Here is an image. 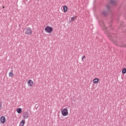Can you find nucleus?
Here are the masks:
<instances>
[{
  "label": "nucleus",
  "instance_id": "f257e3e1",
  "mask_svg": "<svg viewBox=\"0 0 126 126\" xmlns=\"http://www.w3.org/2000/svg\"><path fill=\"white\" fill-rule=\"evenodd\" d=\"M116 3L115 0H111L109 4L107 6V9H111V6H114V5H116Z\"/></svg>",
  "mask_w": 126,
  "mask_h": 126
},
{
  "label": "nucleus",
  "instance_id": "f03ea898",
  "mask_svg": "<svg viewBox=\"0 0 126 126\" xmlns=\"http://www.w3.org/2000/svg\"><path fill=\"white\" fill-rule=\"evenodd\" d=\"M61 113L62 116H63L64 117H65V116H67V115H68V111L66 108L62 109Z\"/></svg>",
  "mask_w": 126,
  "mask_h": 126
},
{
  "label": "nucleus",
  "instance_id": "7ed1b4c3",
  "mask_svg": "<svg viewBox=\"0 0 126 126\" xmlns=\"http://www.w3.org/2000/svg\"><path fill=\"white\" fill-rule=\"evenodd\" d=\"M45 31L47 33H52V32H53V28H52L50 26H47L45 28Z\"/></svg>",
  "mask_w": 126,
  "mask_h": 126
},
{
  "label": "nucleus",
  "instance_id": "20e7f679",
  "mask_svg": "<svg viewBox=\"0 0 126 126\" xmlns=\"http://www.w3.org/2000/svg\"><path fill=\"white\" fill-rule=\"evenodd\" d=\"M99 25L101 26V28H102L103 30H106L107 29V28L106 26H105V24H104V22L103 21H100L99 22Z\"/></svg>",
  "mask_w": 126,
  "mask_h": 126
},
{
  "label": "nucleus",
  "instance_id": "39448f33",
  "mask_svg": "<svg viewBox=\"0 0 126 126\" xmlns=\"http://www.w3.org/2000/svg\"><path fill=\"white\" fill-rule=\"evenodd\" d=\"M26 32L25 33L27 34L28 35H31L32 34V30H31V29L29 27H28L26 29Z\"/></svg>",
  "mask_w": 126,
  "mask_h": 126
},
{
  "label": "nucleus",
  "instance_id": "423d86ee",
  "mask_svg": "<svg viewBox=\"0 0 126 126\" xmlns=\"http://www.w3.org/2000/svg\"><path fill=\"white\" fill-rule=\"evenodd\" d=\"M23 118L24 120H26V119H28V118H29V114L27 111H25L23 113Z\"/></svg>",
  "mask_w": 126,
  "mask_h": 126
},
{
  "label": "nucleus",
  "instance_id": "0eeeda50",
  "mask_svg": "<svg viewBox=\"0 0 126 126\" xmlns=\"http://www.w3.org/2000/svg\"><path fill=\"white\" fill-rule=\"evenodd\" d=\"M0 123H1V124H4V123H5V117H4V116H1L0 118Z\"/></svg>",
  "mask_w": 126,
  "mask_h": 126
},
{
  "label": "nucleus",
  "instance_id": "6e6552de",
  "mask_svg": "<svg viewBox=\"0 0 126 126\" xmlns=\"http://www.w3.org/2000/svg\"><path fill=\"white\" fill-rule=\"evenodd\" d=\"M28 84L29 86L32 87V86H33V81H32V80H29L28 81Z\"/></svg>",
  "mask_w": 126,
  "mask_h": 126
},
{
  "label": "nucleus",
  "instance_id": "1a4fd4ad",
  "mask_svg": "<svg viewBox=\"0 0 126 126\" xmlns=\"http://www.w3.org/2000/svg\"><path fill=\"white\" fill-rule=\"evenodd\" d=\"M93 82L95 84H97V83H98V82H99V79L98 78L94 79V80H93Z\"/></svg>",
  "mask_w": 126,
  "mask_h": 126
},
{
  "label": "nucleus",
  "instance_id": "9d476101",
  "mask_svg": "<svg viewBox=\"0 0 126 126\" xmlns=\"http://www.w3.org/2000/svg\"><path fill=\"white\" fill-rule=\"evenodd\" d=\"M25 125V120H23L20 123V126H24Z\"/></svg>",
  "mask_w": 126,
  "mask_h": 126
},
{
  "label": "nucleus",
  "instance_id": "9b49d317",
  "mask_svg": "<svg viewBox=\"0 0 126 126\" xmlns=\"http://www.w3.org/2000/svg\"><path fill=\"white\" fill-rule=\"evenodd\" d=\"M17 112L18 114H21L22 113V109L21 108L17 109Z\"/></svg>",
  "mask_w": 126,
  "mask_h": 126
},
{
  "label": "nucleus",
  "instance_id": "f8f14e48",
  "mask_svg": "<svg viewBox=\"0 0 126 126\" xmlns=\"http://www.w3.org/2000/svg\"><path fill=\"white\" fill-rule=\"evenodd\" d=\"M63 10H64V12L65 13L67 11V6H64L63 7Z\"/></svg>",
  "mask_w": 126,
  "mask_h": 126
},
{
  "label": "nucleus",
  "instance_id": "ddd939ff",
  "mask_svg": "<svg viewBox=\"0 0 126 126\" xmlns=\"http://www.w3.org/2000/svg\"><path fill=\"white\" fill-rule=\"evenodd\" d=\"M76 18H77V17L76 16L72 17L71 18V21H74V20H75V19H76Z\"/></svg>",
  "mask_w": 126,
  "mask_h": 126
},
{
  "label": "nucleus",
  "instance_id": "4468645a",
  "mask_svg": "<svg viewBox=\"0 0 126 126\" xmlns=\"http://www.w3.org/2000/svg\"><path fill=\"white\" fill-rule=\"evenodd\" d=\"M13 72H10L9 73V76H10V77H12L13 76Z\"/></svg>",
  "mask_w": 126,
  "mask_h": 126
},
{
  "label": "nucleus",
  "instance_id": "2eb2a0df",
  "mask_svg": "<svg viewBox=\"0 0 126 126\" xmlns=\"http://www.w3.org/2000/svg\"><path fill=\"white\" fill-rule=\"evenodd\" d=\"M126 73V68H124L122 70V73L123 74H125V73Z\"/></svg>",
  "mask_w": 126,
  "mask_h": 126
},
{
  "label": "nucleus",
  "instance_id": "dca6fc26",
  "mask_svg": "<svg viewBox=\"0 0 126 126\" xmlns=\"http://www.w3.org/2000/svg\"><path fill=\"white\" fill-rule=\"evenodd\" d=\"M102 14L103 15H104V16H106V15H107V14H108V12L104 11V12H102Z\"/></svg>",
  "mask_w": 126,
  "mask_h": 126
},
{
  "label": "nucleus",
  "instance_id": "f3484780",
  "mask_svg": "<svg viewBox=\"0 0 126 126\" xmlns=\"http://www.w3.org/2000/svg\"><path fill=\"white\" fill-rule=\"evenodd\" d=\"M2 104L1 102H0V111L1 110Z\"/></svg>",
  "mask_w": 126,
  "mask_h": 126
},
{
  "label": "nucleus",
  "instance_id": "a211bd4d",
  "mask_svg": "<svg viewBox=\"0 0 126 126\" xmlns=\"http://www.w3.org/2000/svg\"><path fill=\"white\" fill-rule=\"evenodd\" d=\"M85 59V56H83L82 57V60H84Z\"/></svg>",
  "mask_w": 126,
  "mask_h": 126
},
{
  "label": "nucleus",
  "instance_id": "6ab92c4d",
  "mask_svg": "<svg viewBox=\"0 0 126 126\" xmlns=\"http://www.w3.org/2000/svg\"><path fill=\"white\" fill-rule=\"evenodd\" d=\"M3 7V8H4V6H3V7Z\"/></svg>",
  "mask_w": 126,
  "mask_h": 126
}]
</instances>
